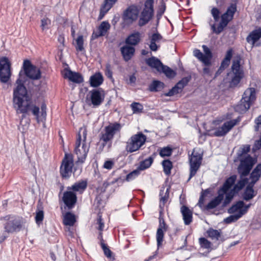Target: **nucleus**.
<instances>
[{"instance_id": "1", "label": "nucleus", "mask_w": 261, "mask_h": 261, "mask_svg": "<svg viewBox=\"0 0 261 261\" xmlns=\"http://www.w3.org/2000/svg\"><path fill=\"white\" fill-rule=\"evenodd\" d=\"M25 75L31 80H38L41 77V72L40 68L33 65L29 60L23 61L22 70L19 71L15 82L16 87L13 89V107L17 114H22V118H25L31 112L39 121L40 108L33 103L31 97L28 94L24 86Z\"/></svg>"}, {"instance_id": "2", "label": "nucleus", "mask_w": 261, "mask_h": 261, "mask_svg": "<svg viewBox=\"0 0 261 261\" xmlns=\"http://www.w3.org/2000/svg\"><path fill=\"white\" fill-rule=\"evenodd\" d=\"M160 196H161V198L159 204V225L156 234L157 246L158 248L162 246L164 237V231H166L168 229V226L166 225L165 222L163 215L165 204L167 202L169 199V188H167L166 192L164 196H163L162 191V190H161L160 192Z\"/></svg>"}, {"instance_id": "3", "label": "nucleus", "mask_w": 261, "mask_h": 261, "mask_svg": "<svg viewBox=\"0 0 261 261\" xmlns=\"http://www.w3.org/2000/svg\"><path fill=\"white\" fill-rule=\"evenodd\" d=\"M86 138L87 130L86 128H81L75 144L74 153L77 158L76 164H83L86 160L90 147L86 143Z\"/></svg>"}, {"instance_id": "4", "label": "nucleus", "mask_w": 261, "mask_h": 261, "mask_svg": "<svg viewBox=\"0 0 261 261\" xmlns=\"http://www.w3.org/2000/svg\"><path fill=\"white\" fill-rule=\"evenodd\" d=\"M237 179V176L233 175L227 178L223 186L218 191V196L211 200L205 206V210H210L216 208L219 205L224 198V195L228 191L231 186L234 184Z\"/></svg>"}, {"instance_id": "5", "label": "nucleus", "mask_w": 261, "mask_h": 261, "mask_svg": "<svg viewBox=\"0 0 261 261\" xmlns=\"http://www.w3.org/2000/svg\"><path fill=\"white\" fill-rule=\"evenodd\" d=\"M0 220L3 221L5 231L8 233L20 231L23 225L22 218L14 215H7L1 217Z\"/></svg>"}, {"instance_id": "6", "label": "nucleus", "mask_w": 261, "mask_h": 261, "mask_svg": "<svg viewBox=\"0 0 261 261\" xmlns=\"http://www.w3.org/2000/svg\"><path fill=\"white\" fill-rule=\"evenodd\" d=\"M121 129V125L119 123L115 122L110 123L108 126H106L104 131L100 133L99 134V140L101 141V145L102 148L108 144V147L110 148L112 146V141L115 135L119 132Z\"/></svg>"}, {"instance_id": "7", "label": "nucleus", "mask_w": 261, "mask_h": 261, "mask_svg": "<svg viewBox=\"0 0 261 261\" xmlns=\"http://www.w3.org/2000/svg\"><path fill=\"white\" fill-rule=\"evenodd\" d=\"M255 90L254 88L246 89L240 102L236 106L235 110L240 113L246 112L250 107L252 102L255 99Z\"/></svg>"}, {"instance_id": "8", "label": "nucleus", "mask_w": 261, "mask_h": 261, "mask_svg": "<svg viewBox=\"0 0 261 261\" xmlns=\"http://www.w3.org/2000/svg\"><path fill=\"white\" fill-rule=\"evenodd\" d=\"M240 164L237 170L240 178L248 176L253 166L257 162V159L250 154H247L244 158H239Z\"/></svg>"}, {"instance_id": "9", "label": "nucleus", "mask_w": 261, "mask_h": 261, "mask_svg": "<svg viewBox=\"0 0 261 261\" xmlns=\"http://www.w3.org/2000/svg\"><path fill=\"white\" fill-rule=\"evenodd\" d=\"M154 0H145L138 21L139 27L144 26L152 19L154 15Z\"/></svg>"}, {"instance_id": "10", "label": "nucleus", "mask_w": 261, "mask_h": 261, "mask_svg": "<svg viewBox=\"0 0 261 261\" xmlns=\"http://www.w3.org/2000/svg\"><path fill=\"white\" fill-rule=\"evenodd\" d=\"M139 13V10L136 5H132L128 6L122 14V27L125 28L132 25L137 20Z\"/></svg>"}, {"instance_id": "11", "label": "nucleus", "mask_w": 261, "mask_h": 261, "mask_svg": "<svg viewBox=\"0 0 261 261\" xmlns=\"http://www.w3.org/2000/svg\"><path fill=\"white\" fill-rule=\"evenodd\" d=\"M146 141V136L141 132L133 135L126 142V150L130 153L136 151L145 144Z\"/></svg>"}, {"instance_id": "12", "label": "nucleus", "mask_w": 261, "mask_h": 261, "mask_svg": "<svg viewBox=\"0 0 261 261\" xmlns=\"http://www.w3.org/2000/svg\"><path fill=\"white\" fill-rule=\"evenodd\" d=\"M74 166L73 156L65 153L60 167V173L64 179H68L71 175Z\"/></svg>"}, {"instance_id": "13", "label": "nucleus", "mask_w": 261, "mask_h": 261, "mask_svg": "<svg viewBox=\"0 0 261 261\" xmlns=\"http://www.w3.org/2000/svg\"><path fill=\"white\" fill-rule=\"evenodd\" d=\"M105 97V91L102 88L93 89L89 92L86 101L89 105H92L93 108H97L102 104Z\"/></svg>"}, {"instance_id": "14", "label": "nucleus", "mask_w": 261, "mask_h": 261, "mask_svg": "<svg viewBox=\"0 0 261 261\" xmlns=\"http://www.w3.org/2000/svg\"><path fill=\"white\" fill-rule=\"evenodd\" d=\"M12 75L11 63L7 57H0V81L7 83L10 80Z\"/></svg>"}, {"instance_id": "15", "label": "nucleus", "mask_w": 261, "mask_h": 261, "mask_svg": "<svg viewBox=\"0 0 261 261\" xmlns=\"http://www.w3.org/2000/svg\"><path fill=\"white\" fill-rule=\"evenodd\" d=\"M202 160V155L198 152H193L191 155H189L190 175L188 181L196 175L201 166Z\"/></svg>"}, {"instance_id": "16", "label": "nucleus", "mask_w": 261, "mask_h": 261, "mask_svg": "<svg viewBox=\"0 0 261 261\" xmlns=\"http://www.w3.org/2000/svg\"><path fill=\"white\" fill-rule=\"evenodd\" d=\"M240 121L241 119L238 117L235 119L225 122L221 127L215 129L214 136L218 137L225 136Z\"/></svg>"}, {"instance_id": "17", "label": "nucleus", "mask_w": 261, "mask_h": 261, "mask_svg": "<svg viewBox=\"0 0 261 261\" xmlns=\"http://www.w3.org/2000/svg\"><path fill=\"white\" fill-rule=\"evenodd\" d=\"M63 201L68 209H72L77 202L76 194L70 190H67L63 193Z\"/></svg>"}, {"instance_id": "18", "label": "nucleus", "mask_w": 261, "mask_h": 261, "mask_svg": "<svg viewBox=\"0 0 261 261\" xmlns=\"http://www.w3.org/2000/svg\"><path fill=\"white\" fill-rule=\"evenodd\" d=\"M230 16L227 15L223 13L221 17V20L218 24V27L216 28L215 24L211 25V29L213 32L216 34H219L221 33L225 28L229 21L232 20L233 18H230Z\"/></svg>"}, {"instance_id": "19", "label": "nucleus", "mask_w": 261, "mask_h": 261, "mask_svg": "<svg viewBox=\"0 0 261 261\" xmlns=\"http://www.w3.org/2000/svg\"><path fill=\"white\" fill-rule=\"evenodd\" d=\"M64 78H67L69 81L76 84H81L84 82L83 77L81 73L70 70H68L65 73Z\"/></svg>"}, {"instance_id": "20", "label": "nucleus", "mask_w": 261, "mask_h": 261, "mask_svg": "<svg viewBox=\"0 0 261 261\" xmlns=\"http://www.w3.org/2000/svg\"><path fill=\"white\" fill-rule=\"evenodd\" d=\"M180 212L182 214L185 224L186 225L190 224L193 220L192 211L188 206L182 205L180 207Z\"/></svg>"}, {"instance_id": "21", "label": "nucleus", "mask_w": 261, "mask_h": 261, "mask_svg": "<svg viewBox=\"0 0 261 261\" xmlns=\"http://www.w3.org/2000/svg\"><path fill=\"white\" fill-rule=\"evenodd\" d=\"M116 2L117 0H105L100 9L98 19H101L105 14L112 8Z\"/></svg>"}, {"instance_id": "22", "label": "nucleus", "mask_w": 261, "mask_h": 261, "mask_svg": "<svg viewBox=\"0 0 261 261\" xmlns=\"http://www.w3.org/2000/svg\"><path fill=\"white\" fill-rule=\"evenodd\" d=\"M120 50L124 60L126 62L131 59L135 52L134 47L127 45L121 47Z\"/></svg>"}, {"instance_id": "23", "label": "nucleus", "mask_w": 261, "mask_h": 261, "mask_svg": "<svg viewBox=\"0 0 261 261\" xmlns=\"http://www.w3.org/2000/svg\"><path fill=\"white\" fill-rule=\"evenodd\" d=\"M141 35L139 32L136 31L128 36L125 39L126 44L135 46L141 41Z\"/></svg>"}, {"instance_id": "24", "label": "nucleus", "mask_w": 261, "mask_h": 261, "mask_svg": "<svg viewBox=\"0 0 261 261\" xmlns=\"http://www.w3.org/2000/svg\"><path fill=\"white\" fill-rule=\"evenodd\" d=\"M103 82V77L100 72H96L91 75L89 79L90 85L92 87H97L101 85Z\"/></svg>"}, {"instance_id": "25", "label": "nucleus", "mask_w": 261, "mask_h": 261, "mask_svg": "<svg viewBox=\"0 0 261 261\" xmlns=\"http://www.w3.org/2000/svg\"><path fill=\"white\" fill-rule=\"evenodd\" d=\"M162 38L163 37L158 32L154 33L152 34L150 37V43L149 45V48L151 50L155 51L158 49V48L160 47V46H158L156 44V42H158L159 41L162 39Z\"/></svg>"}, {"instance_id": "26", "label": "nucleus", "mask_w": 261, "mask_h": 261, "mask_svg": "<svg viewBox=\"0 0 261 261\" xmlns=\"http://www.w3.org/2000/svg\"><path fill=\"white\" fill-rule=\"evenodd\" d=\"M87 187V182L86 180H81L76 182L72 185L71 187H68L67 190H70L73 192H79L83 193Z\"/></svg>"}, {"instance_id": "27", "label": "nucleus", "mask_w": 261, "mask_h": 261, "mask_svg": "<svg viewBox=\"0 0 261 261\" xmlns=\"http://www.w3.org/2000/svg\"><path fill=\"white\" fill-rule=\"evenodd\" d=\"M146 64L152 68H155L158 72L163 65L162 62L154 57H151L146 60Z\"/></svg>"}, {"instance_id": "28", "label": "nucleus", "mask_w": 261, "mask_h": 261, "mask_svg": "<svg viewBox=\"0 0 261 261\" xmlns=\"http://www.w3.org/2000/svg\"><path fill=\"white\" fill-rule=\"evenodd\" d=\"M261 38V29H258L252 31L246 38V41L249 43L254 44Z\"/></svg>"}, {"instance_id": "29", "label": "nucleus", "mask_w": 261, "mask_h": 261, "mask_svg": "<svg viewBox=\"0 0 261 261\" xmlns=\"http://www.w3.org/2000/svg\"><path fill=\"white\" fill-rule=\"evenodd\" d=\"M165 84L158 80H153L148 86V89L150 92H157L164 89Z\"/></svg>"}, {"instance_id": "30", "label": "nucleus", "mask_w": 261, "mask_h": 261, "mask_svg": "<svg viewBox=\"0 0 261 261\" xmlns=\"http://www.w3.org/2000/svg\"><path fill=\"white\" fill-rule=\"evenodd\" d=\"M203 50L204 51V61L205 62L206 66H211L212 59L213 58V54L211 49L205 45L202 46Z\"/></svg>"}, {"instance_id": "31", "label": "nucleus", "mask_w": 261, "mask_h": 261, "mask_svg": "<svg viewBox=\"0 0 261 261\" xmlns=\"http://www.w3.org/2000/svg\"><path fill=\"white\" fill-rule=\"evenodd\" d=\"M249 174V179H252L258 181L261 177V163L258 164Z\"/></svg>"}, {"instance_id": "32", "label": "nucleus", "mask_w": 261, "mask_h": 261, "mask_svg": "<svg viewBox=\"0 0 261 261\" xmlns=\"http://www.w3.org/2000/svg\"><path fill=\"white\" fill-rule=\"evenodd\" d=\"M160 70V71L159 72L163 73L169 79H173L176 74L175 71L168 66L164 64Z\"/></svg>"}, {"instance_id": "33", "label": "nucleus", "mask_w": 261, "mask_h": 261, "mask_svg": "<svg viewBox=\"0 0 261 261\" xmlns=\"http://www.w3.org/2000/svg\"><path fill=\"white\" fill-rule=\"evenodd\" d=\"M76 221L75 215L70 212L66 213L64 217L63 223L65 225L73 226Z\"/></svg>"}, {"instance_id": "34", "label": "nucleus", "mask_w": 261, "mask_h": 261, "mask_svg": "<svg viewBox=\"0 0 261 261\" xmlns=\"http://www.w3.org/2000/svg\"><path fill=\"white\" fill-rule=\"evenodd\" d=\"M153 159L154 158L152 156H149L145 159L140 163L139 166L137 168L139 169L140 171L148 169L152 165Z\"/></svg>"}, {"instance_id": "35", "label": "nucleus", "mask_w": 261, "mask_h": 261, "mask_svg": "<svg viewBox=\"0 0 261 261\" xmlns=\"http://www.w3.org/2000/svg\"><path fill=\"white\" fill-rule=\"evenodd\" d=\"M256 194L257 192L254 190H248L245 188L242 194V198L243 200L248 201L253 198Z\"/></svg>"}, {"instance_id": "36", "label": "nucleus", "mask_w": 261, "mask_h": 261, "mask_svg": "<svg viewBox=\"0 0 261 261\" xmlns=\"http://www.w3.org/2000/svg\"><path fill=\"white\" fill-rule=\"evenodd\" d=\"M165 174L169 176L171 174V170L173 168L172 162L169 160H165L162 163Z\"/></svg>"}, {"instance_id": "37", "label": "nucleus", "mask_w": 261, "mask_h": 261, "mask_svg": "<svg viewBox=\"0 0 261 261\" xmlns=\"http://www.w3.org/2000/svg\"><path fill=\"white\" fill-rule=\"evenodd\" d=\"M207 233L208 236L211 238L212 240H216L217 241L219 240L221 238V230H216L212 228H209L207 230Z\"/></svg>"}, {"instance_id": "38", "label": "nucleus", "mask_w": 261, "mask_h": 261, "mask_svg": "<svg viewBox=\"0 0 261 261\" xmlns=\"http://www.w3.org/2000/svg\"><path fill=\"white\" fill-rule=\"evenodd\" d=\"M244 205V202L242 200L237 201L235 204H233L228 210L229 214H233L238 211L240 212Z\"/></svg>"}, {"instance_id": "39", "label": "nucleus", "mask_w": 261, "mask_h": 261, "mask_svg": "<svg viewBox=\"0 0 261 261\" xmlns=\"http://www.w3.org/2000/svg\"><path fill=\"white\" fill-rule=\"evenodd\" d=\"M240 60V58H238L233 61L231 69L233 74L244 73L243 70L241 68Z\"/></svg>"}, {"instance_id": "40", "label": "nucleus", "mask_w": 261, "mask_h": 261, "mask_svg": "<svg viewBox=\"0 0 261 261\" xmlns=\"http://www.w3.org/2000/svg\"><path fill=\"white\" fill-rule=\"evenodd\" d=\"M111 25L108 21H102L98 27V31L100 35L105 36L108 30H110Z\"/></svg>"}, {"instance_id": "41", "label": "nucleus", "mask_w": 261, "mask_h": 261, "mask_svg": "<svg viewBox=\"0 0 261 261\" xmlns=\"http://www.w3.org/2000/svg\"><path fill=\"white\" fill-rule=\"evenodd\" d=\"M250 151V145L249 144L243 145L237 152L238 158H244L245 154H247Z\"/></svg>"}, {"instance_id": "42", "label": "nucleus", "mask_w": 261, "mask_h": 261, "mask_svg": "<svg viewBox=\"0 0 261 261\" xmlns=\"http://www.w3.org/2000/svg\"><path fill=\"white\" fill-rule=\"evenodd\" d=\"M242 217L241 213L238 212V213L232 215L224 219V222L226 224H230L233 222L237 221L240 218Z\"/></svg>"}, {"instance_id": "43", "label": "nucleus", "mask_w": 261, "mask_h": 261, "mask_svg": "<svg viewBox=\"0 0 261 261\" xmlns=\"http://www.w3.org/2000/svg\"><path fill=\"white\" fill-rule=\"evenodd\" d=\"M237 10V6L236 3L231 4L227 8L226 12L224 13L225 14L230 16V18H233L234 14L236 12Z\"/></svg>"}, {"instance_id": "44", "label": "nucleus", "mask_w": 261, "mask_h": 261, "mask_svg": "<svg viewBox=\"0 0 261 261\" xmlns=\"http://www.w3.org/2000/svg\"><path fill=\"white\" fill-rule=\"evenodd\" d=\"M166 9V5L165 2L162 0L160 2V5L159 6L157 12H156V17L158 19H160L164 13H165Z\"/></svg>"}, {"instance_id": "45", "label": "nucleus", "mask_w": 261, "mask_h": 261, "mask_svg": "<svg viewBox=\"0 0 261 261\" xmlns=\"http://www.w3.org/2000/svg\"><path fill=\"white\" fill-rule=\"evenodd\" d=\"M244 73H241L238 74H234V76L232 77L230 85L231 87H234L237 86L240 82L241 79L243 77Z\"/></svg>"}, {"instance_id": "46", "label": "nucleus", "mask_w": 261, "mask_h": 261, "mask_svg": "<svg viewBox=\"0 0 261 261\" xmlns=\"http://www.w3.org/2000/svg\"><path fill=\"white\" fill-rule=\"evenodd\" d=\"M130 107L134 114L142 113L143 110V106L139 102H134L130 105Z\"/></svg>"}, {"instance_id": "47", "label": "nucleus", "mask_w": 261, "mask_h": 261, "mask_svg": "<svg viewBox=\"0 0 261 261\" xmlns=\"http://www.w3.org/2000/svg\"><path fill=\"white\" fill-rule=\"evenodd\" d=\"M181 91H182L179 88L178 86L176 84L175 86L173 87L171 89L169 90L168 92L164 93V95L165 96L171 97L181 93Z\"/></svg>"}, {"instance_id": "48", "label": "nucleus", "mask_w": 261, "mask_h": 261, "mask_svg": "<svg viewBox=\"0 0 261 261\" xmlns=\"http://www.w3.org/2000/svg\"><path fill=\"white\" fill-rule=\"evenodd\" d=\"M191 80V76L189 75L188 76L182 78L176 83V84L178 86L180 90L182 91L184 88L188 85V83Z\"/></svg>"}, {"instance_id": "49", "label": "nucleus", "mask_w": 261, "mask_h": 261, "mask_svg": "<svg viewBox=\"0 0 261 261\" xmlns=\"http://www.w3.org/2000/svg\"><path fill=\"white\" fill-rule=\"evenodd\" d=\"M172 149L169 146H167L160 149L159 154L162 157L170 156L172 154Z\"/></svg>"}, {"instance_id": "50", "label": "nucleus", "mask_w": 261, "mask_h": 261, "mask_svg": "<svg viewBox=\"0 0 261 261\" xmlns=\"http://www.w3.org/2000/svg\"><path fill=\"white\" fill-rule=\"evenodd\" d=\"M76 46H75L76 50L78 51H82L84 50V39L83 35L78 36L76 40Z\"/></svg>"}, {"instance_id": "51", "label": "nucleus", "mask_w": 261, "mask_h": 261, "mask_svg": "<svg viewBox=\"0 0 261 261\" xmlns=\"http://www.w3.org/2000/svg\"><path fill=\"white\" fill-rule=\"evenodd\" d=\"M140 174V171H139V169L138 168L136 170H133L129 173H128L126 177V180L127 181H129L131 180H134L137 177H138Z\"/></svg>"}, {"instance_id": "52", "label": "nucleus", "mask_w": 261, "mask_h": 261, "mask_svg": "<svg viewBox=\"0 0 261 261\" xmlns=\"http://www.w3.org/2000/svg\"><path fill=\"white\" fill-rule=\"evenodd\" d=\"M113 68L110 63H107L105 70V74L106 76L110 80H113Z\"/></svg>"}, {"instance_id": "53", "label": "nucleus", "mask_w": 261, "mask_h": 261, "mask_svg": "<svg viewBox=\"0 0 261 261\" xmlns=\"http://www.w3.org/2000/svg\"><path fill=\"white\" fill-rule=\"evenodd\" d=\"M193 55L201 62L203 65H205V62L204 60L203 54L198 49H195L193 51Z\"/></svg>"}, {"instance_id": "54", "label": "nucleus", "mask_w": 261, "mask_h": 261, "mask_svg": "<svg viewBox=\"0 0 261 261\" xmlns=\"http://www.w3.org/2000/svg\"><path fill=\"white\" fill-rule=\"evenodd\" d=\"M226 192H227V191ZM225 194H226V196L224 200L222 203L223 207L226 206L231 202L233 196H234V194L232 192H230V191Z\"/></svg>"}, {"instance_id": "55", "label": "nucleus", "mask_w": 261, "mask_h": 261, "mask_svg": "<svg viewBox=\"0 0 261 261\" xmlns=\"http://www.w3.org/2000/svg\"><path fill=\"white\" fill-rule=\"evenodd\" d=\"M240 178L241 179L237 181L236 185L239 188V189L242 190L248 182L249 178L246 177Z\"/></svg>"}, {"instance_id": "56", "label": "nucleus", "mask_w": 261, "mask_h": 261, "mask_svg": "<svg viewBox=\"0 0 261 261\" xmlns=\"http://www.w3.org/2000/svg\"><path fill=\"white\" fill-rule=\"evenodd\" d=\"M229 64L230 61L224 58L221 63L219 68L216 72V75L220 73L223 70L226 69L229 66Z\"/></svg>"}, {"instance_id": "57", "label": "nucleus", "mask_w": 261, "mask_h": 261, "mask_svg": "<svg viewBox=\"0 0 261 261\" xmlns=\"http://www.w3.org/2000/svg\"><path fill=\"white\" fill-rule=\"evenodd\" d=\"M199 243L201 247L203 248L208 249L211 247V242L204 238L199 239Z\"/></svg>"}, {"instance_id": "58", "label": "nucleus", "mask_w": 261, "mask_h": 261, "mask_svg": "<svg viewBox=\"0 0 261 261\" xmlns=\"http://www.w3.org/2000/svg\"><path fill=\"white\" fill-rule=\"evenodd\" d=\"M211 14L215 21L217 22L219 20L220 12L217 8H213L211 10Z\"/></svg>"}, {"instance_id": "59", "label": "nucleus", "mask_w": 261, "mask_h": 261, "mask_svg": "<svg viewBox=\"0 0 261 261\" xmlns=\"http://www.w3.org/2000/svg\"><path fill=\"white\" fill-rule=\"evenodd\" d=\"M44 218V212L43 211H39L36 212V215L35 216V221L37 224H40Z\"/></svg>"}, {"instance_id": "60", "label": "nucleus", "mask_w": 261, "mask_h": 261, "mask_svg": "<svg viewBox=\"0 0 261 261\" xmlns=\"http://www.w3.org/2000/svg\"><path fill=\"white\" fill-rule=\"evenodd\" d=\"M41 29L42 30H44V29H45L46 28V27L48 25L50 24V23H51L50 20L47 17L42 18L41 20Z\"/></svg>"}, {"instance_id": "61", "label": "nucleus", "mask_w": 261, "mask_h": 261, "mask_svg": "<svg viewBox=\"0 0 261 261\" xmlns=\"http://www.w3.org/2000/svg\"><path fill=\"white\" fill-rule=\"evenodd\" d=\"M101 247L105 255L108 257H110L111 256L112 252L108 248L107 244H102Z\"/></svg>"}, {"instance_id": "62", "label": "nucleus", "mask_w": 261, "mask_h": 261, "mask_svg": "<svg viewBox=\"0 0 261 261\" xmlns=\"http://www.w3.org/2000/svg\"><path fill=\"white\" fill-rule=\"evenodd\" d=\"M254 122L255 123L254 130L256 132H258L259 130V128H261V115L255 119Z\"/></svg>"}, {"instance_id": "63", "label": "nucleus", "mask_w": 261, "mask_h": 261, "mask_svg": "<svg viewBox=\"0 0 261 261\" xmlns=\"http://www.w3.org/2000/svg\"><path fill=\"white\" fill-rule=\"evenodd\" d=\"M114 166V162L112 160L106 161L103 165V167L105 169L111 170Z\"/></svg>"}, {"instance_id": "64", "label": "nucleus", "mask_w": 261, "mask_h": 261, "mask_svg": "<svg viewBox=\"0 0 261 261\" xmlns=\"http://www.w3.org/2000/svg\"><path fill=\"white\" fill-rule=\"evenodd\" d=\"M46 105L45 103H42L41 106V117L42 118L45 119L47 114H46Z\"/></svg>"}]
</instances>
